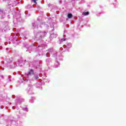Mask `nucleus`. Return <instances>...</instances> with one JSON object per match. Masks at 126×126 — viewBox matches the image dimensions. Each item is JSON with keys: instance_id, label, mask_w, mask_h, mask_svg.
<instances>
[{"instance_id": "2", "label": "nucleus", "mask_w": 126, "mask_h": 126, "mask_svg": "<svg viewBox=\"0 0 126 126\" xmlns=\"http://www.w3.org/2000/svg\"><path fill=\"white\" fill-rule=\"evenodd\" d=\"M89 14V12H83V15H84V16H86V15H88Z\"/></svg>"}, {"instance_id": "5", "label": "nucleus", "mask_w": 126, "mask_h": 126, "mask_svg": "<svg viewBox=\"0 0 126 126\" xmlns=\"http://www.w3.org/2000/svg\"><path fill=\"white\" fill-rule=\"evenodd\" d=\"M33 2H34V3H37V2H36V0H32Z\"/></svg>"}, {"instance_id": "3", "label": "nucleus", "mask_w": 126, "mask_h": 126, "mask_svg": "<svg viewBox=\"0 0 126 126\" xmlns=\"http://www.w3.org/2000/svg\"><path fill=\"white\" fill-rule=\"evenodd\" d=\"M68 18H71L72 17V14L71 13L68 14Z\"/></svg>"}, {"instance_id": "4", "label": "nucleus", "mask_w": 126, "mask_h": 126, "mask_svg": "<svg viewBox=\"0 0 126 126\" xmlns=\"http://www.w3.org/2000/svg\"><path fill=\"white\" fill-rule=\"evenodd\" d=\"M9 60H10V61H7V62H8V63H11V62H12V61H13V59H12V58H9Z\"/></svg>"}, {"instance_id": "6", "label": "nucleus", "mask_w": 126, "mask_h": 126, "mask_svg": "<svg viewBox=\"0 0 126 126\" xmlns=\"http://www.w3.org/2000/svg\"><path fill=\"white\" fill-rule=\"evenodd\" d=\"M39 79V77L37 76L36 77H34V79L37 80Z\"/></svg>"}, {"instance_id": "1", "label": "nucleus", "mask_w": 126, "mask_h": 126, "mask_svg": "<svg viewBox=\"0 0 126 126\" xmlns=\"http://www.w3.org/2000/svg\"><path fill=\"white\" fill-rule=\"evenodd\" d=\"M33 74H34V70L33 69H31L28 71L27 75H32Z\"/></svg>"}]
</instances>
